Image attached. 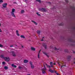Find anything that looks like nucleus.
<instances>
[{"label": "nucleus", "instance_id": "nucleus-19", "mask_svg": "<svg viewBox=\"0 0 75 75\" xmlns=\"http://www.w3.org/2000/svg\"><path fill=\"white\" fill-rule=\"evenodd\" d=\"M41 10L43 11H46V10H45V9L42 8Z\"/></svg>", "mask_w": 75, "mask_h": 75}, {"label": "nucleus", "instance_id": "nucleus-11", "mask_svg": "<svg viewBox=\"0 0 75 75\" xmlns=\"http://www.w3.org/2000/svg\"><path fill=\"white\" fill-rule=\"evenodd\" d=\"M31 50H32V51H35V49L33 47H31Z\"/></svg>", "mask_w": 75, "mask_h": 75}, {"label": "nucleus", "instance_id": "nucleus-17", "mask_svg": "<svg viewBox=\"0 0 75 75\" xmlns=\"http://www.w3.org/2000/svg\"><path fill=\"white\" fill-rule=\"evenodd\" d=\"M46 65L47 66V68H51V66H48L47 65V64H46Z\"/></svg>", "mask_w": 75, "mask_h": 75}, {"label": "nucleus", "instance_id": "nucleus-34", "mask_svg": "<svg viewBox=\"0 0 75 75\" xmlns=\"http://www.w3.org/2000/svg\"><path fill=\"white\" fill-rule=\"evenodd\" d=\"M16 34L18 33V30H16Z\"/></svg>", "mask_w": 75, "mask_h": 75}, {"label": "nucleus", "instance_id": "nucleus-31", "mask_svg": "<svg viewBox=\"0 0 75 75\" xmlns=\"http://www.w3.org/2000/svg\"><path fill=\"white\" fill-rule=\"evenodd\" d=\"M41 50H40L39 51L38 54H40V52H41Z\"/></svg>", "mask_w": 75, "mask_h": 75}, {"label": "nucleus", "instance_id": "nucleus-9", "mask_svg": "<svg viewBox=\"0 0 75 75\" xmlns=\"http://www.w3.org/2000/svg\"><path fill=\"white\" fill-rule=\"evenodd\" d=\"M31 21L32 23H34V24H35V25H37V24H38L37 23H36V22L34 21Z\"/></svg>", "mask_w": 75, "mask_h": 75}, {"label": "nucleus", "instance_id": "nucleus-40", "mask_svg": "<svg viewBox=\"0 0 75 75\" xmlns=\"http://www.w3.org/2000/svg\"><path fill=\"white\" fill-rule=\"evenodd\" d=\"M21 47H22V48H24V46H23L22 45H21Z\"/></svg>", "mask_w": 75, "mask_h": 75}, {"label": "nucleus", "instance_id": "nucleus-44", "mask_svg": "<svg viewBox=\"0 0 75 75\" xmlns=\"http://www.w3.org/2000/svg\"><path fill=\"white\" fill-rule=\"evenodd\" d=\"M27 75H30V74H28Z\"/></svg>", "mask_w": 75, "mask_h": 75}, {"label": "nucleus", "instance_id": "nucleus-22", "mask_svg": "<svg viewBox=\"0 0 75 75\" xmlns=\"http://www.w3.org/2000/svg\"><path fill=\"white\" fill-rule=\"evenodd\" d=\"M21 13H24V11L23 10H22L21 11Z\"/></svg>", "mask_w": 75, "mask_h": 75}, {"label": "nucleus", "instance_id": "nucleus-36", "mask_svg": "<svg viewBox=\"0 0 75 75\" xmlns=\"http://www.w3.org/2000/svg\"><path fill=\"white\" fill-rule=\"evenodd\" d=\"M65 2H67V3H68V0H65Z\"/></svg>", "mask_w": 75, "mask_h": 75}, {"label": "nucleus", "instance_id": "nucleus-37", "mask_svg": "<svg viewBox=\"0 0 75 75\" xmlns=\"http://www.w3.org/2000/svg\"><path fill=\"white\" fill-rule=\"evenodd\" d=\"M54 50H58V49H57V48H56V47H55L54 48Z\"/></svg>", "mask_w": 75, "mask_h": 75}, {"label": "nucleus", "instance_id": "nucleus-24", "mask_svg": "<svg viewBox=\"0 0 75 75\" xmlns=\"http://www.w3.org/2000/svg\"><path fill=\"white\" fill-rule=\"evenodd\" d=\"M36 1H38L39 3H41V1H40V0H36Z\"/></svg>", "mask_w": 75, "mask_h": 75}, {"label": "nucleus", "instance_id": "nucleus-26", "mask_svg": "<svg viewBox=\"0 0 75 75\" xmlns=\"http://www.w3.org/2000/svg\"><path fill=\"white\" fill-rule=\"evenodd\" d=\"M5 64H6V63L5 62H2V64H3V65H4Z\"/></svg>", "mask_w": 75, "mask_h": 75}, {"label": "nucleus", "instance_id": "nucleus-3", "mask_svg": "<svg viewBox=\"0 0 75 75\" xmlns=\"http://www.w3.org/2000/svg\"><path fill=\"white\" fill-rule=\"evenodd\" d=\"M49 71L50 72H51V73H53L54 72H55V73H56V74H57V75H59V74H58V73H57V72H56V71H55L54 70H52L51 69H50Z\"/></svg>", "mask_w": 75, "mask_h": 75}, {"label": "nucleus", "instance_id": "nucleus-10", "mask_svg": "<svg viewBox=\"0 0 75 75\" xmlns=\"http://www.w3.org/2000/svg\"><path fill=\"white\" fill-rule=\"evenodd\" d=\"M11 66L12 67H13V68H17V66H16V65H14V64H12Z\"/></svg>", "mask_w": 75, "mask_h": 75}, {"label": "nucleus", "instance_id": "nucleus-16", "mask_svg": "<svg viewBox=\"0 0 75 75\" xmlns=\"http://www.w3.org/2000/svg\"><path fill=\"white\" fill-rule=\"evenodd\" d=\"M21 38H25V37L23 35H21Z\"/></svg>", "mask_w": 75, "mask_h": 75}, {"label": "nucleus", "instance_id": "nucleus-18", "mask_svg": "<svg viewBox=\"0 0 75 75\" xmlns=\"http://www.w3.org/2000/svg\"><path fill=\"white\" fill-rule=\"evenodd\" d=\"M31 68L32 69H34V66L33 65H31Z\"/></svg>", "mask_w": 75, "mask_h": 75}, {"label": "nucleus", "instance_id": "nucleus-46", "mask_svg": "<svg viewBox=\"0 0 75 75\" xmlns=\"http://www.w3.org/2000/svg\"><path fill=\"white\" fill-rule=\"evenodd\" d=\"M71 56H70V58H71Z\"/></svg>", "mask_w": 75, "mask_h": 75}, {"label": "nucleus", "instance_id": "nucleus-4", "mask_svg": "<svg viewBox=\"0 0 75 75\" xmlns=\"http://www.w3.org/2000/svg\"><path fill=\"white\" fill-rule=\"evenodd\" d=\"M7 6V3H4L2 4V6L4 8H6Z\"/></svg>", "mask_w": 75, "mask_h": 75}, {"label": "nucleus", "instance_id": "nucleus-29", "mask_svg": "<svg viewBox=\"0 0 75 75\" xmlns=\"http://www.w3.org/2000/svg\"><path fill=\"white\" fill-rule=\"evenodd\" d=\"M44 37H43L42 38V40H41V41H43V40H44Z\"/></svg>", "mask_w": 75, "mask_h": 75}, {"label": "nucleus", "instance_id": "nucleus-1", "mask_svg": "<svg viewBox=\"0 0 75 75\" xmlns=\"http://www.w3.org/2000/svg\"><path fill=\"white\" fill-rule=\"evenodd\" d=\"M14 11H15V9H12V11L11 12V13L13 17H16V16H15V15L14 14Z\"/></svg>", "mask_w": 75, "mask_h": 75}, {"label": "nucleus", "instance_id": "nucleus-15", "mask_svg": "<svg viewBox=\"0 0 75 75\" xmlns=\"http://www.w3.org/2000/svg\"><path fill=\"white\" fill-rule=\"evenodd\" d=\"M4 68L6 70H7V69H8V68L7 67L5 66V67H4Z\"/></svg>", "mask_w": 75, "mask_h": 75}, {"label": "nucleus", "instance_id": "nucleus-27", "mask_svg": "<svg viewBox=\"0 0 75 75\" xmlns=\"http://www.w3.org/2000/svg\"><path fill=\"white\" fill-rule=\"evenodd\" d=\"M30 64L31 65V66L33 65V64H32V62H30Z\"/></svg>", "mask_w": 75, "mask_h": 75}, {"label": "nucleus", "instance_id": "nucleus-8", "mask_svg": "<svg viewBox=\"0 0 75 75\" xmlns=\"http://www.w3.org/2000/svg\"><path fill=\"white\" fill-rule=\"evenodd\" d=\"M12 55L13 57H16V53H15L14 52H12Z\"/></svg>", "mask_w": 75, "mask_h": 75}, {"label": "nucleus", "instance_id": "nucleus-20", "mask_svg": "<svg viewBox=\"0 0 75 75\" xmlns=\"http://www.w3.org/2000/svg\"><path fill=\"white\" fill-rule=\"evenodd\" d=\"M0 57L2 58H4V55H1Z\"/></svg>", "mask_w": 75, "mask_h": 75}, {"label": "nucleus", "instance_id": "nucleus-12", "mask_svg": "<svg viewBox=\"0 0 75 75\" xmlns=\"http://www.w3.org/2000/svg\"><path fill=\"white\" fill-rule=\"evenodd\" d=\"M28 61L27 60H24V63H27Z\"/></svg>", "mask_w": 75, "mask_h": 75}, {"label": "nucleus", "instance_id": "nucleus-43", "mask_svg": "<svg viewBox=\"0 0 75 75\" xmlns=\"http://www.w3.org/2000/svg\"><path fill=\"white\" fill-rule=\"evenodd\" d=\"M1 32V29H0V32Z\"/></svg>", "mask_w": 75, "mask_h": 75}, {"label": "nucleus", "instance_id": "nucleus-28", "mask_svg": "<svg viewBox=\"0 0 75 75\" xmlns=\"http://www.w3.org/2000/svg\"><path fill=\"white\" fill-rule=\"evenodd\" d=\"M50 48L51 49V48H53V47H52V46H50Z\"/></svg>", "mask_w": 75, "mask_h": 75}, {"label": "nucleus", "instance_id": "nucleus-6", "mask_svg": "<svg viewBox=\"0 0 75 75\" xmlns=\"http://www.w3.org/2000/svg\"><path fill=\"white\" fill-rule=\"evenodd\" d=\"M42 52L43 54H45V55H46L47 57H50V56L47 54V53H46V52Z\"/></svg>", "mask_w": 75, "mask_h": 75}, {"label": "nucleus", "instance_id": "nucleus-39", "mask_svg": "<svg viewBox=\"0 0 75 75\" xmlns=\"http://www.w3.org/2000/svg\"><path fill=\"white\" fill-rule=\"evenodd\" d=\"M13 47V45H11L10 46V47Z\"/></svg>", "mask_w": 75, "mask_h": 75}, {"label": "nucleus", "instance_id": "nucleus-23", "mask_svg": "<svg viewBox=\"0 0 75 75\" xmlns=\"http://www.w3.org/2000/svg\"><path fill=\"white\" fill-rule=\"evenodd\" d=\"M36 14H37V15H38V16H40V14H39L38 13H36Z\"/></svg>", "mask_w": 75, "mask_h": 75}, {"label": "nucleus", "instance_id": "nucleus-42", "mask_svg": "<svg viewBox=\"0 0 75 75\" xmlns=\"http://www.w3.org/2000/svg\"><path fill=\"white\" fill-rule=\"evenodd\" d=\"M56 64L55 63H53V65H55Z\"/></svg>", "mask_w": 75, "mask_h": 75}, {"label": "nucleus", "instance_id": "nucleus-35", "mask_svg": "<svg viewBox=\"0 0 75 75\" xmlns=\"http://www.w3.org/2000/svg\"><path fill=\"white\" fill-rule=\"evenodd\" d=\"M65 65L63 66H62L60 68L61 69H62V67H65Z\"/></svg>", "mask_w": 75, "mask_h": 75}, {"label": "nucleus", "instance_id": "nucleus-2", "mask_svg": "<svg viewBox=\"0 0 75 75\" xmlns=\"http://www.w3.org/2000/svg\"><path fill=\"white\" fill-rule=\"evenodd\" d=\"M44 69H42V74H45V71L46 70V68H45V66H44Z\"/></svg>", "mask_w": 75, "mask_h": 75}, {"label": "nucleus", "instance_id": "nucleus-33", "mask_svg": "<svg viewBox=\"0 0 75 75\" xmlns=\"http://www.w3.org/2000/svg\"><path fill=\"white\" fill-rule=\"evenodd\" d=\"M3 47V45L0 44V47Z\"/></svg>", "mask_w": 75, "mask_h": 75}, {"label": "nucleus", "instance_id": "nucleus-30", "mask_svg": "<svg viewBox=\"0 0 75 75\" xmlns=\"http://www.w3.org/2000/svg\"><path fill=\"white\" fill-rule=\"evenodd\" d=\"M18 68H19V69H21V68H22V67H21V66H19L18 67Z\"/></svg>", "mask_w": 75, "mask_h": 75}, {"label": "nucleus", "instance_id": "nucleus-41", "mask_svg": "<svg viewBox=\"0 0 75 75\" xmlns=\"http://www.w3.org/2000/svg\"><path fill=\"white\" fill-rule=\"evenodd\" d=\"M58 64H59V65L61 66V65H60V64H59V63H58Z\"/></svg>", "mask_w": 75, "mask_h": 75}, {"label": "nucleus", "instance_id": "nucleus-38", "mask_svg": "<svg viewBox=\"0 0 75 75\" xmlns=\"http://www.w3.org/2000/svg\"><path fill=\"white\" fill-rule=\"evenodd\" d=\"M63 25L62 24V23H61L59 24V25Z\"/></svg>", "mask_w": 75, "mask_h": 75}, {"label": "nucleus", "instance_id": "nucleus-7", "mask_svg": "<svg viewBox=\"0 0 75 75\" xmlns=\"http://www.w3.org/2000/svg\"><path fill=\"white\" fill-rule=\"evenodd\" d=\"M42 45L44 47L45 49H47V45L46 44L43 43Z\"/></svg>", "mask_w": 75, "mask_h": 75}, {"label": "nucleus", "instance_id": "nucleus-47", "mask_svg": "<svg viewBox=\"0 0 75 75\" xmlns=\"http://www.w3.org/2000/svg\"><path fill=\"white\" fill-rule=\"evenodd\" d=\"M74 64H75V62H74Z\"/></svg>", "mask_w": 75, "mask_h": 75}, {"label": "nucleus", "instance_id": "nucleus-32", "mask_svg": "<svg viewBox=\"0 0 75 75\" xmlns=\"http://www.w3.org/2000/svg\"><path fill=\"white\" fill-rule=\"evenodd\" d=\"M17 35H18V36H20V34H19V33H17L16 34Z\"/></svg>", "mask_w": 75, "mask_h": 75}, {"label": "nucleus", "instance_id": "nucleus-5", "mask_svg": "<svg viewBox=\"0 0 75 75\" xmlns=\"http://www.w3.org/2000/svg\"><path fill=\"white\" fill-rule=\"evenodd\" d=\"M4 59L6 61L8 62L10 61V58L9 57H6L4 58Z\"/></svg>", "mask_w": 75, "mask_h": 75}, {"label": "nucleus", "instance_id": "nucleus-14", "mask_svg": "<svg viewBox=\"0 0 75 75\" xmlns=\"http://www.w3.org/2000/svg\"><path fill=\"white\" fill-rule=\"evenodd\" d=\"M38 59H40V54H38Z\"/></svg>", "mask_w": 75, "mask_h": 75}, {"label": "nucleus", "instance_id": "nucleus-45", "mask_svg": "<svg viewBox=\"0 0 75 75\" xmlns=\"http://www.w3.org/2000/svg\"><path fill=\"white\" fill-rule=\"evenodd\" d=\"M0 26H1V23H0Z\"/></svg>", "mask_w": 75, "mask_h": 75}, {"label": "nucleus", "instance_id": "nucleus-25", "mask_svg": "<svg viewBox=\"0 0 75 75\" xmlns=\"http://www.w3.org/2000/svg\"><path fill=\"white\" fill-rule=\"evenodd\" d=\"M3 0H0V3H3Z\"/></svg>", "mask_w": 75, "mask_h": 75}, {"label": "nucleus", "instance_id": "nucleus-21", "mask_svg": "<svg viewBox=\"0 0 75 75\" xmlns=\"http://www.w3.org/2000/svg\"><path fill=\"white\" fill-rule=\"evenodd\" d=\"M37 33L38 34H40V30H38L37 31Z\"/></svg>", "mask_w": 75, "mask_h": 75}, {"label": "nucleus", "instance_id": "nucleus-13", "mask_svg": "<svg viewBox=\"0 0 75 75\" xmlns=\"http://www.w3.org/2000/svg\"><path fill=\"white\" fill-rule=\"evenodd\" d=\"M50 64L52 67H53V64H52V62H50Z\"/></svg>", "mask_w": 75, "mask_h": 75}]
</instances>
